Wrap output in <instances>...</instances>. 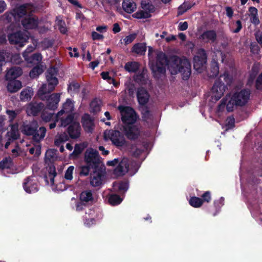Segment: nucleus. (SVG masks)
<instances>
[{"label": "nucleus", "mask_w": 262, "mask_h": 262, "mask_svg": "<svg viewBox=\"0 0 262 262\" xmlns=\"http://www.w3.org/2000/svg\"><path fill=\"white\" fill-rule=\"evenodd\" d=\"M36 124L24 123L21 127V132L24 134L30 136L33 135L36 129Z\"/></svg>", "instance_id": "obj_34"}, {"label": "nucleus", "mask_w": 262, "mask_h": 262, "mask_svg": "<svg viewBox=\"0 0 262 262\" xmlns=\"http://www.w3.org/2000/svg\"><path fill=\"white\" fill-rule=\"evenodd\" d=\"M139 68V63L137 62H128L124 66V69L129 72H136Z\"/></svg>", "instance_id": "obj_41"}, {"label": "nucleus", "mask_w": 262, "mask_h": 262, "mask_svg": "<svg viewBox=\"0 0 262 262\" xmlns=\"http://www.w3.org/2000/svg\"><path fill=\"white\" fill-rule=\"evenodd\" d=\"M60 94L54 93L47 97L48 107L51 110H54L57 107L60 101Z\"/></svg>", "instance_id": "obj_25"}, {"label": "nucleus", "mask_w": 262, "mask_h": 262, "mask_svg": "<svg viewBox=\"0 0 262 262\" xmlns=\"http://www.w3.org/2000/svg\"><path fill=\"white\" fill-rule=\"evenodd\" d=\"M131 150L129 151V154L132 155V157L135 158H138L140 159V162H143L146 156H145V149H147L148 148H130Z\"/></svg>", "instance_id": "obj_28"}, {"label": "nucleus", "mask_w": 262, "mask_h": 262, "mask_svg": "<svg viewBox=\"0 0 262 262\" xmlns=\"http://www.w3.org/2000/svg\"><path fill=\"white\" fill-rule=\"evenodd\" d=\"M194 69L199 73H201L205 68L207 62V55L205 51L203 49L198 50L193 58Z\"/></svg>", "instance_id": "obj_11"}, {"label": "nucleus", "mask_w": 262, "mask_h": 262, "mask_svg": "<svg viewBox=\"0 0 262 262\" xmlns=\"http://www.w3.org/2000/svg\"><path fill=\"white\" fill-rule=\"evenodd\" d=\"M146 50L145 45L142 43H137L133 47V52L137 54H142L145 52Z\"/></svg>", "instance_id": "obj_43"}, {"label": "nucleus", "mask_w": 262, "mask_h": 262, "mask_svg": "<svg viewBox=\"0 0 262 262\" xmlns=\"http://www.w3.org/2000/svg\"><path fill=\"white\" fill-rule=\"evenodd\" d=\"M68 133L72 139L79 138L81 134V127L78 122H74L68 128Z\"/></svg>", "instance_id": "obj_22"}, {"label": "nucleus", "mask_w": 262, "mask_h": 262, "mask_svg": "<svg viewBox=\"0 0 262 262\" xmlns=\"http://www.w3.org/2000/svg\"><path fill=\"white\" fill-rule=\"evenodd\" d=\"M99 152L94 148H88L84 156V165L79 167L80 176H88L91 170L98 168L105 165L102 163Z\"/></svg>", "instance_id": "obj_3"}, {"label": "nucleus", "mask_w": 262, "mask_h": 262, "mask_svg": "<svg viewBox=\"0 0 262 262\" xmlns=\"http://www.w3.org/2000/svg\"><path fill=\"white\" fill-rule=\"evenodd\" d=\"M90 107L93 112H97L99 111L100 107L96 100L93 101L90 104Z\"/></svg>", "instance_id": "obj_59"}, {"label": "nucleus", "mask_w": 262, "mask_h": 262, "mask_svg": "<svg viewBox=\"0 0 262 262\" xmlns=\"http://www.w3.org/2000/svg\"><path fill=\"white\" fill-rule=\"evenodd\" d=\"M224 198H220L213 203V206L206 207L205 210L213 216H215L220 211L221 207L224 205Z\"/></svg>", "instance_id": "obj_20"}, {"label": "nucleus", "mask_w": 262, "mask_h": 262, "mask_svg": "<svg viewBox=\"0 0 262 262\" xmlns=\"http://www.w3.org/2000/svg\"><path fill=\"white\" fill-rule=\"evenodd\" d=\"M68 139L69 137L66 133L57 135L55 139L54 144L56 146L63 147V143L68 141Z\"/></svg>", "instance_id": "obj_39"}, {"label": "nucleus", "mask_w": 262, "mask_h": 262, "mask_svg": "<svg viewBox=\"0 0 262 262\" xmlns=\"http://www.w3.org/2000/svg\"><path fill=\"white\" fill-rule=\"evenodd\" d=\"M142 9L135 13L133 16L137 19L147 18L151 17V13L155 11V7L149 3H146V0H143L141 3Z\"/></svg>", "instance_id": "obj_10"}, {"label": "nucleus", "mask_w": 262, "mask_h": 262, "mask_svg": "<svg viewBox=\"0 0 262 262\" xmlns=\"http://www.w3.org/2000/svg\"><path fill=\"white\" fill-rule=\"evenodd\" d=\"M189 203L191 206L194 208H199L203 205L201 199L197 196L191 197L189 201Z\"/></svg>", "instance_id": "obj_45"}, {"label": "nucleus", "mask_w": 262, "mask_h": 262, "mask_svg": "<svg viewBox=\"0 0 262 262\" xmlns=\"http://www.w3.org/2000/svg\"><path fill=\"white\" fill-rule=\"evenodd\" d=\"M106 165L113 167L116 166L113 172L116 177L123 176L129 171L131 174H134L138 171L140 166L138 162L130 161L128 158L125 157L108 161Z\"/></svg>", "instance_id": "obj_2"}, {"label": "nucleus", "mask_w": 262, "mask_h": 262, "mask_svg": "<svg viewBox=\"0 0 262 262\" xmlns=\"http://www.w3.org/2000/svg\"><path fill=\"white\" fill-rule=\"evenodd\" d=\"M33 95V91L31 88L24 89L20 93V99L21 101H27L31 99Z\"/></svg>", "instance_id": "obj_36"}, {"label": "nucleus", "mask_w": 262, "mask_h": 262, "mask_svg": "<svg viewBox=\"0 0 262 262\" xmlns=\"http://www.w3.org/2000/svg\"><path fill=\"white\" fill-rule=\"evenodd\" d=\"M38 24L37 18L30 15L25 17L21 20V25L25 29H35Z\"/></svg>", "instance_id": "obj_17"}, {"label": "nucleus", "mask_w": 262, "mask_h": 262, "mask_svg": "<svg viewBox=\"0 0 262 262\" xmlns=\"http://www.w3.org/2000/svg\"><path fill=\"white\" fill-rule=\"evenodd\" d=\"M136 37V35L135 34H130L125 37L124 39V42L125 44H129L131 43Z\"/></svg>", "instance_id": "obj_61"}, {"label": "nucleus", "mask_w": 262, "mask_h": 262, "mask_svg": "<svg viewBox=\"0 0 262 262\" xmlns=\"http://www.w3.org/2000/svg\"><path fill=\"white\" fill-rule=\"evenodd\" d=\"M53 45V42L51 40L49 39H44L40 44L39 47L42 49H47L50 47H51Z\"/></svg>", "instance_id": "obj_54"}, {"label": "nucleus", "mask_w": 262, "mask_h": 262, "mask_svg": "<svg viewBox=\"0 0 262 262\" xmlns=\"http://www.w3.org/2000/svg\"><path fill=\"white\" fill-rule=\"evenodd\" d=\"M84 149V148H74L73 152L69 155V158L72 160L78 159Z\"/></svg>", "instance_id": "obj_46"}, {"label": "nucleus", "mask_w": 262, "mask_h": 262, "mask_svg": "<svg viewBox=\"0 0 262 262\" xmlns=\"http://www.w3.org/2000/svg\"><path fill=\"white\" fill-rule=\"evenodd\" d=\"M43 72V69L40 66L34 68L30 72V76L32 78H35Z\"/></svg>", "instance_id": "obj_48"}, {"label": "nucleus", "mask_w": 262, "mask_h": 262, "mask_svg": "<svg viewBox=\"0 0 262 262\" xmlns=\"http://www.w3.org/2000/svg\"><path fill=\"white\" fill-rule=\"evenodd\" d=\"M74 110V102L70 99H67L66 101L63 103L62 110L57 114V118L60 116H62L63 114H71Z\"/></svg>", "instance_id": "obj_24"}, {"label": "nucleus", "mask_w": 262, "mask_h": 262, "mask_svg": "<svg viewBox=\"0 0 262 262\" xmlns=\"http://www.w3.org/2000/svg\"><path fill=\"white\" fill-rule=\"evenodd\" d=\"M226 87L220 81H216L212 88V98L215 101L219 100L225 92Z\"/></svg>", "instance_id": "obj_15"}, {"label": "nucleus", "mask_w": 262, "mask_h": 262, "mask_svg": "<svg viewBox=\"0 0 262 262\" xmlns=\"http://www.w3.org/2000/svg\"><path fill=\"white\" fill-rule=\"evenodd\" d=\"M122 199L119 195L116 194H111L108 198L109 203L113 205H117L121 203Z\"/></svg>", "instance_id": "obj_42"}, {"label": "nucleus", "mask_w": 262, "mask_h": 262, "mask_svg": "<svg viewBox=\"0 0 262 262\" xmlns=\"http://www.w3.org/2000/svg\"><path fill=\"white\" fill-rule=\"evenodd\" d=\"M129 187V182L128 180L121 181L118 184V189L120 192H126Z\"/></svg>", "instance_id": "obj_47"}, {"label": "nucleus", "mask_w": 262, "mask_h": 262, "mask_svg": "<svg viewBox=\"0 0 262 262\" xmlns=\"http://www.w3.org/2000/svg\"><path fill=\"white\" fill-rule=\"evenodd\" d=\"M126 137L131 140L137 139L141 135V127L137 124L126 125L124 128Z\"/></svg>", "instance_id": "obj_13"}, {"label": "nucleus", "mask_w": 262, "mask_h": 262, "mask_svg": "<svg viewBox=\"0 0 262 262\" xmlns=\"http://www.w3.org/2000/svg\"><path fill=\"white\" fill-rule=\"evenodd\" d=\"M44 107V104L41 102H32L26 106V111L29 116H35L38 114Z\"/></svg>", "instance_id": "obj_16"}, {"label": "nucleus", "mask_w": 262, "mask_h": 262, "mask_svg": "<svg viewBox=\"0 0 262 262\" xmlns=\"http://www.w3.org/2000/svg\"><path fill=\"white\" fill-rule=\"evenodd\" d=\"M23 188L25 191L29 193H35L38 190L37 181L34 179L33 176H29L25 179Z\"/></svg>", "instance_id": "obj_14"}, {"label": "nucleus", "mask_w": 262, "mask_h": 262, "mask_svg": "<svg viewBox=\"0 0 262 262\" xmlns=\"http://www.w3.org/2000/svg\"><path fill=\"white\" fill-rule=\"evenodd\" d=\"M211 72V73L209 75V76L211 77H215L218 75L219 72V68L216 62L212 63Z\"/></svg>", "instance_id": "obj_53"}, {"label": "nucleus", "mask_w": 262, "mask_h": 262, "mask_svg": "<svg viewBox=\"0 0 262 262\" xmlns=\"http://www.w3.org/2000/svg\"><path fill=\"white\" fill-rule=\"evenodd\" d=\"M22 87L21 82L19 80H11L7 85V90L10 93H15Z\"/></svg>", "instance_id": "obj_33"}, {"label": "nucleus", "mask_w": 262, "mask_h": 262, "mask_svg": "<svg viewBox=\"0 0 262 262\" xmlns=\"http://www.w3.org/2000/svg\"><path fill=\"white\" fill-rule=\"evenodd\" d=\"M90 184L93 187H98L102 184L103 178L106 174L105 166L91 170L90 171Z\"/></svg>", "instance_id": "obj_8"}, {"label": "nucleus", "mask_w": 262, "mask_h": 262, "mask_svg": "<svg viewBox=\"0 0 262 262\" xmlns=\"http://www.w3.org/2000/svg\"><path fill=\"white\" fill-rule=\"evenodd\" d=\"M73 119V116L72 114H63L62 116H60L59 118H57V115H56V121L58 122L60 120V126H66L71 123Z\"/></svg>", "instance_id": "obj_30"}, {"label": "nucleus", "mask_w": 262, "mask_h": 262, "mask_svg": "<svg viewBox=\"0 0 262 262\" xmlns=\"http://www.w3.org/2000/svg\"><path fill=\"white\" fill-rule=\"evenodd\" d=\"M249 12L251 22L255 25L259 24L257 9L254 7H250L249 8Z\"/></svg>", "instance_id": "obj_35"}, {"label": "nucleus", "mask_w": 262, "mask_h": 262, "mask_svg": "<svg viewBox=\"0 0 262 262\" xmlns=\"http://www.w3.org/2000/svg\"><path fill=\"white\" fill-rule=\"evenodd\" d=\"M200 39L205 42H213L216 39V33L214 30L206 31L201 34Z\"/></svg>", "instance_id": "obj_26"}, {"label": "nucleus", "mask_w": 262, "mask_h": 262, "mask_svg": "<svg viewBox=\"0 0 262 262\" xmlns=\"http://www.w3.org/2000/svg\"><path fill=\"white\" fill-rule=\"evenodd\" d=\"M24 57L28 63L32 64H38L42 60V56L39 53L34 54L31 56L26 53L24 55Z\"/></svg>", "instance_id": "obj_31"}, {"label": "nucleus", "mask_w": 262, "mask_h": 262, "mask_svg": "<svg viewBox=\"0 0 262 262\" xmlns=\"http://www.w3.org/2000/svg\"><path fill=\"white\" fill-rule=\"evenodd\" d=\"M79 88V85L78 83L72 82L70 83L68 87V92L70 93H72L77 91Z\"/></svg>", "instance_id": "obj_58"}, {"label": "nucleus", "mask_w": 262, "mask_h": 262, "mask_svg": "<svg viewBox=\"0 0 262 262\" xmlns=\"http://www.w3.org/2000/svg\"><path fill=\"white\" fill-rule=\"evenodd\" d=\"M259 67L260 65L258 63H256L253 65L251 70V73L250 74V78L248 81L249 83H250V82H252L255 76L258 72Z\"/></svg>", "instance_id": "obj_49"}, {"label": "nucleus", "mask_w": 262, "mask_h": 262, "mask_svg": "<svg viewBox=\"0 0 262 262\" xmlns=\"http://www.w3.org/2000/svg\"><path fill=\"white\" fill-rule=\"evenodd\" d=\"M149 64L153 75L156 78H160L166 72V66L171 74L181 73L184 80H187L191 74V64L186 58H181L177 56L171 57L168 63L165 54L159 51L148 50Z\"/></svg>", "instance_id": "obj_1"}, {"label": "nucleus", "mask_w": 262, "mask_h": 262, "mask_svg": "<svg viewBox=\"0 0 262 262\" xmlns=\"http://www.w3.org/2000/svg\"><path fill=\"white\" fill-rule=\"evenodd\" d=\"M19 111H10L7 110L6 113L8 115L9 120L10 122H12L14 120V119L16 118V116L19 114Z\"/></svg>", "instance_id": "obj_55"}, {"label": "nucleus", "mask_w": 262, "mask_h": 262, "mask_svg": "<svg viewBox=\"0 0 262 262\" xmlns=\"http://www.w3.org/2000/svg\"><path fill=\"white\" fill-rule=\"evenodd\" d=\"M225 100H223L222 103L219 105V110L223 108L226 104V107L228 112H232L234 107L237 106L235 101L233 100L232 96L230 98L228 102L226 103L224 102Z\"/></svg>", "instance_id": "obj_37"}, {"label": "nucleus", "mask_w": 262, "mask_h": 262, "mask_svg": "<svg viewBox=\"0 0 262 262\" xmlns=\"http://www.w3.org/2000/svg\"><path fill=\"white\" fill-rule=\"evenodd\" d=\"M14 165L13 159L10 156L6 157L0 161V170L7 169L9 170V173L13 174Z\"/></svg>", "instance_id": "obj_19"}, {"label": "nucleus", "mask_w": 262, "mask_h": 262, "mask_svg": "<svg viewBox=\"0 0 262 262\" xmlns=\"http://www.w3.org/2000/svg\"><path fill=\"white\" fill-rule=\"evenodd\" d=\"M120 112L122 121L126 125L134 124L137 120V116L134 111L128 106L118 107Z\"/></svg>", "instance_id": "obj_9"}, {"label": "nucleus", "mask_w": 262, "mask_h": 262, "mask_svg": "<svg viewBox=\"0 0 262 262\" xmlns=\"http://www.w3.org/2000/svg\"><path fill=\"white\" fill-rule=\"evenodd\" d=\"M192 6L193 5H192L191 3L185 2L181 6H179L178 12V15H182L187 10L191 9Z\"/></svg>", "instance_id": "obj_44"}, {"label": "nucleus", "mask_w": 262, "mask_h": 262, "mask_svg": "<svg viewBox=\"0 0 262 262\" xmlns=\"http://www.w3.org/2000/svg\"><path fill=\"white\" fill-rule=\"evenodd\" d=\"M235 120L232 117L227 118L226 122V129L232 128L234 126Z\"/></svg>", "instance_id": "obj_56"}, {"label": "nucleus", "mask_w": 262, "mask_h": 262, "mask_svg": "<svg viewBox=\"0 0 262 262\" xmlns=\"http://www.w3.org/2000/svg\"><path fill=\"white\" fill-rule=\"evenodd\" d=\"M88 206L86 203H83L82 201H79V202H77L76 204V209L77 211H81L83 209V207H86Z\"/></svg>", "instance_id": "obj_62"}, {"label": "nucleus", "mask_w": 262, "mask_h": 262, "mask_svg": "<svg viewBox=\"0 0 262 262\" xmlns=\"http://www.w3.org/2000/svg\"><path fill=\"white\" fill-rule=\"evenodd\" d=\"M74 166H70L66 170L64 174V178L67 180H72L73 179V173L74 170Z\"/></svg>", "instance_id": "obj_50"}, {"label": "nucleus", "mask_w": 262, "mask_h": 262, "mask_svg": "<svg viewBox=\"0 0 262 262\" xmlns=\"http://www.w3.org/2000/svg\"><path fill=\"white\" fill-rule=\"evenodd\" d=\"M256 88L260 89L262 88V73L258 76L256 81Z\"/></svg>", "instance_id": "obj_64"}, {"label": "nucleus", "mask_w": 262, "mask_h": 262, "mask_svg": "<svg viewBox=\"0 0 262 262\" xmlns=\"http://www.w3.org/2000/svg\"><path fill=\"white\" fill-rule=\"evenodd\" d=\"M55 117L53 114L51 113H46V112H43L41 115V118L42 120H43L46 122L50 121L52 118Z\"/></svg>", "instance_id": "obj_57"}, {"label": "nucleus", "mask_w": 262, "mask_h": 262, "mask_svg": "<svg viewBox=\"0 0 262 262\" xmlns=\"http://www.w3.org/2000/svg\"><path fill=\"white\" fill-rule=\"evenodd\" d=\"M56 25L58 26L61 33L64 34L67 32V30L65 26V23L61 19L57 18L56 20Z\"/></svg>", "instance_id": "obj_51"}, {"label": "nucleus", "mask_w": 262, "mask_h": 262, "mask_svg": "<svg viewBox=\"0 0 262 262\" xmlns=\"http://www.w3.org/2000/svg\"><path fill=\"white\" fill-rule=\"evenodd\" d=\"M57 71L56 68L51 67L49 68L46 73V79L47 84H43L38 91L37 95L42 100L47 98V94L50 93L55 88L58 83V80L56 78Z\"/></svg>", "instance_id": "obj_5"}, {"label": "nucleus", "mask_w": 262, "mask_h": 262, "mask_svg": "<svg viewBox=\"0 0 262 262\" xmlns=\"http://www.w3.org/2000/svg\"><path fill=\"white\" fill-rule=\"evenodd\" d=\"M19 27V24L12 23L8 27L7 33H8V40L11 44L17 45L19 47H23L26 43L29 37L27 32L17 31L15 33H12L13 31H17Z\"/></svg>", "instance_id": "obj_6"}, {"label": "nucleus", "mask_w": 262, "mask_h": 262, "mask_svg": "<svg viewBox=\"0 0 262 262\" xmlns=\"http://www.w3.org/2000/svg\"><path fill=\"white\" fill-rule=\"evenodd\" d=\"M250 92L248 90H242L240 91L236 92L232 95L233 100L235 101L236 105L243 106L246 104L249 99Z\"/></svg>", "instance_id": "obj_12"}, {"label": "nucleus", "mask_w": 262, "mask_h": 262, "mask_svg": "<svg viewBox=\"0 0 262 262\" xmlns=\"http://www.w3.org/2000/svg\"><path fill=\"white\" fill-rule=\"evenodd\" d=\"M48 175L46 176L45 179L47 183L49 184V182L47 180L48 178L50 179V183L52 185L54 183V178L57 175V172L56 171L55 167L54 165L50 166L48 168Z\"/></svg>", "instance_id": "obj_40"}, {"label": "nucleus", "mask_w": 262, "mask_h": 262, "mask_svg": "<svg viewBox=\"0 0 262 262\" xmlns=\"http://www.w3.org/2000/svg\"><path fill=\"white\" fill-rule=\"evenodd\" d=\"M83 128L87 133H92L94 129L95 124L93 119L88 114H85L82 118Z\"/></svg>", "instance_id": "obj_21"}, {"label": "nucleus", "mask_w": 262, "mask_h": 262, "mask_svg": "<svg viewBox=\"0 0 262 262\" xmlns=\"http://www.w3.org/2000/svg\"><path fill=\"white\" fill-rule=\"evenodd\" d=\"M201 200H202V203L206 202L209 203L211 200V192L209 191H205L202 195H201Z\"/></svg>", "instance_id": "obj_52"}, {"label": "nucleus", "mask_w": 262, "mask_h": 262, "mask_svg": "<svg viewBox=\"0 0 262 262\" xmlns=\"http://www.w3.org/2000/svg\"><path fill=\"white\" fill-rule=\"evenodd\" d=\"M46 133V128L44 127H40L38 130L35 131L34 134L33 135V141L38 142L40 140H42L45 137Z\"/></svg>", "instance_id": "obj_38"}, {"label": "nucleus", "mask_w": 262, "mask_h": 262, "mask_svg": "<svg viewBox=\"0 0 262 262\" xmlns=\"http://www.w3.org/2000/svg\"><path fill=\"white\" fill-rule=\"evenodd\" d=\"M122 8L126 12L131 13L136 9V4L130 0H124L122 3Z\"/></svg>", "instance_id": "obj_32"}, {"label": "nucleus", "mask_w": 262, "mask_h": 262, "mask_svg": "<svg viewBox=\"0 0 262 262\" xmlns=\"http://www.w3.org/2000/svg\"><path fill=\"white\" fill-rule=\"evenodd\" d=\"M23 73L22 70L19 67H13L9 70L6 75V79L11 80L20 76Z\"/></svg>", "instance_id": "obj_27"}, {"label": "nucleus", "mask_w": 262, "mask_h": 262, "mask_svg": "<svg viewBox=\"0 0 262 262\" xmlns=\"http://www.w3.org/2000/svg\"><path fill=\"white\" fill-rule=\"evenodd\" d=\"M34 9V6L30 4L17 6L13 10L12 12L5 14L4 15V20L7 23L18 24L17 22L21 18L27 15H30V14L33 12Z\"/></svg>", "instance_id": "obj_4"}, {"label": "nucleus", "mask_w": 262, "mask_h": 262, "mask_svg": "<svg viewBox=\"0 0 262 262\" xmlns=\"http://www.w3.org/2000/svg\"><path fill=\"white\" fill-rule=\"evenodd\" d=\"M11 61L15 64H19L21 62L20 56L18 54L13 55L11 58Z\"/></svg>", "instance_id": "obj_63"}, {"label": "nucleus", "mask_w": 262, "mask_h": 262, "mask_svg": "<svg viewBox=\"0 0 262 262\" xmlns=\"http://www.w3.org/2000/svg\"><path fill=\"white\" fill-rule=\"evenodd\" d=\"M18 125L17 123L12 125L11 129L7 133L8 141L6 143L5 147H8L10 142L16 139L19 137Z\"/></svg>", "instance_id": "obj_23"}, {"label": "nucleus", "mask_w": 262, "mask_h": 262, "mask_svg": "<svg viewBox=\"0 0 262 262\" xmlns=\"http://www.w3.org/2000/svg\"><path fill=\"white\" fill-rule=\"evenodd\" d=\"M53 150L57 151L55 148H48L46 152V158L50 160L53 159L54 157Z\"/></svg>", "instance_id": "obj_60"}, {"label": "nucleus", "mask_w": 262, "mask_h": 262, "mask_svg": "<svg viewBox=\"0 0 262 262\" xmlns=\"http://www.w3.org/2000/svg\"><path fill=\"white\" fill-rule=\"evenodd\" d=\"M149 95L143 88L139 89L137 93V98L140 104L144 105L148 101Z\"/></svg>", "instance_id": "obj_29"}, {"label": "nucleus", "mask_w": 262, "mask_h": 262, "mask_svg": "<svg viewBox=\"0 0 262 262\" xmlns=\"http://www.w3.org/2000/svg\"><path fill=\"white\" fill-rule=\"evenodd\" d=\"M104 138L105 140H110L116 146L126 145L124 136L119 131L106 130L104 133Z\"/></svg>", "instance_id": "obj_7"}, {"label": "nucleus", "mask_w": 262, "mask_h": 262, "mask_svg": "<svg viewBox=\"0 0 262 262\" xmlns=\"http://www.w3.org/2000/svg\"><path fill=\"white\" fill-rule=\"evenodd\" d=\"M79 201L88 205H92L95 202L94 194L91 190L86 189L81 192L79 196Z\"/></svg>", "instance_id": "obj_18"}]
</instances>
